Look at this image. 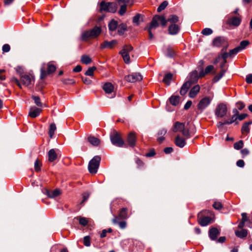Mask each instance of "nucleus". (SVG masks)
Here are the masks:
<instances>
[{
	"mask_svg": "<svg viewBox=\"0 0 252 252\" xmlns=\"http://www.w3.org/2000/svg\"><path fill=\"white\" fill-rule=\"evenodd\" d=\"M12 81L19 88H22L21 83L26 87L33 85L34 82V77L31 74H24L21 76L20 82L17 78L15 77L12 78Z\"/></svg>",
	"mask_w": 252,
	"mask_h": 252,
	"instance_id": "1",
	"label": "nucleus"
},
{
	"mask_svg": "<svg viewBox=\"0 0 252 252\" xmlns=\"http://www.w3.org/2000/svg\"><path fill=\"white\" fill-rule=\"evenodd\" d=\"M101 32V28L95 26L93 29L83 32L81 36L82 40L86 41L89 38H95L100 34Z\"/></svg>",
	"mask_w": 252,
	"mask_h": 252,
	"instance_id": "2",
	"label": "nucleus"
},
{
	"mask_svg": "<svg viewBox=\"0 0 252 252\" xmlns=\"http://www.w3.org/2000/svg\"><path fill=\"white\" fill-rule=\"evenodd\" d=\"M117 9V4L115 2H106L102 1L99 4V11L100 12L105 11L106 12L115 13Z\"/></svg>",
	"mask_w": 252,
	"mask_h": 252,
	"instance_id": "3",
	"label": "nucleus"
},
{
	"mask_svg": "<svg viewBox=\"0 0 252 252\" xmlns=\"http://www.w3.org/2000/svg\"><path fill=\"white\" fill-rule=\"evenodd\" d=\"M212 45L218 48L222 47L221 52H223L226 50L229 44L226 38L223 36H217L213 40Z\"/></svg>",
	"mask_w": 252,
	"mask_h": 252,
	"instance_id": "4",
	"label": "nucleus"
},
{
	"mask_svg": "<svg viewBox=\"0 0 252 252\" xmlns=\"http://www.w3.org/2000/svg\"><path fill=\"white\" fill-rule=\"evenodd\" d=\"M110 139L112 143L119 147H127L124 141L122 139L119 133L116 130H114L110 135Z\"/></svg>",
	"mask_w": 252,
	"mask_h": 252,
	"instance_id": "5",
	"label": "nucleus"
},
{
	"mask_svg": "<svg viewBox=\"0 0 252 252\" xmlns=\"http://www.w3.org/2000/svg\"><path fill=\"white\" fill-rule=\"evenodd\" d=\"M100 160V157L96 156L90 161L88 165V169L91 174H95L97 172Z\"/></svg>",
	"mask_w": 252,
	"mask_h": 252,
	"instance_id": "6",
	"label": "nucleus"
},
{
	"mask_svg": "<svg viewBox=\"0 0 252 252\" xmlns=\"http://www.w3.org/2000/svg\"><path fill=\"white\" fill-rule=\"evenodd\" d=\"M158 22L161 23V24L163 27H165L167 23V21H166L164 16L156 15L153 17L150 25L148 28L152 30L156 29L159 26Z\"/></svg>",
	"mask_w": 252,
	"mask_h": 252,
	"instance_id": "7",
	"label": "nucleus"
},
{
	"mask_svg": "<svg viewBox=\"0 0 252 252\" xmlns=\"http://www.w3.org/2000/svg\"><path fill=\"white\" fill-rule=\"evenodd\" d=\"M45 64H43V66L40 69V78L41 79H44L48 74H51L55 72L56 69V67L55 65L51 63H49L47 64V70H45Z\"/></svg>",
	"mask_w": 252,
	"mask_h": 252,
	"instance_id": "8",
	"label": "nucleus"
},
{
	"mask_svg": "<svg viewBox=\"0 0 252 252\" xmlns=\"http://www.w3.org/2000/svg\"><path fill=\"white\" fill-rule=\"evenodd\" d=\"M213 96H205L202 98L198 102L197 107L198 111L202 113L211 103Z\"/></svg>",
	"mask_w": 252,
	"mask_h": 252,
	"instance_id": "9",
	"label": "nucleus"
},
{
	"mask_svg": "<svg viewBox=\"0 0 252 252\" xmlns=\"http://www.w3.org/2000/svg\"><path fill=\"white\" fill-rule=\"evenodd\" d=\"M133 50V47L130 45H126L123 49L120 52V54L123 57L125 63H128L130 62L129 53Z\"/></svg>",
	"mask_w": 252,
	"mask_h": 252,
	"instance_id": "10",
	"label": "nucleus"
},
{
	"mask_svg": "<svg viewBox=\"0 0 252 252\" xmlns=\"http://www.w3.org/2000/svg\"><path fill=\"white\" fill-rule=\"evenodd\" d=\"M215 115L218 118H223L226 116L227 107L226 104L220 103L218 105L215 110Z\"/></svg>",
	"mask_w": 252,
	"mask_h": 252,
	"instance_id": "11",
	"label": "nucleus"
},
{
	"mask_svg": "<svg viewBox=\"0 0 252 252\" xmlns=\"http://www.w3.org/2000/svg\"><path fill=\"white\" fill-rule=\"evenodd\" d=\"M205 211H202L198 213L197 216L198 221L199 224L202 226H205L210 224L212 221L210 217H203V214Z\"/></svg>",
	"mask_w": 252,
	"mask_h": 252,
	"instance_id": "12",
	"label": "nucleus"
},
{
	"mask_svg": "<svg viewBox=\"0 0 252 252\" xmlns=\"http://www.w3.org/2000/svg\"><path fill=\"white\" fill-rule=\"evenodd\" d=\"M142 75L139 73H132L125 77V79L130 83H135L142 80Z\"/></svg>",
	"mask_w": 252,
	"mask_h": 252,
	"instance_id": "13",
	"label": "nucleus"
},
{
	"mask_svg": "<svg viewBox=\"0 0 252 252\" xmlns=\"http://www.w3.org/2000/svg\"><path fill=\"white\" fill-rule=\"evenodd\" d=\"M137 138L136 136V133L134 132H131L129 133L127 136L126 142L127 144L130 147L133 148L136 143Z\"/></svg>",
	"mask_w": 252,
	"mask_h": 252,
	"instance_id": "14",
	"label": "nucleus"
},
{
	"mask_svg": "<svg viewBox=\"0 0 252 252\" xmlns=\"http://www.w3.org/2000/svg\"><path fill=\"white\" fill-rule=\"evenodd\" d=\"M180 30V27L177 24H170L168 27V32L171 35L177 34Z\"/></svg>",
	"mask_w": 252,
	"mask_h": 252,
	"instance_id": "15",
	"label": "nucleus"
},
{
	"mask_svg": "<svg viewBox=\"0 0 252 252\" xmlns=\"http://www.w3.org/2000/svg\"><path fill=\"white\" fill-rule=\"evenodd\" d=\"M118 44V41L116 40H112L111 41H104L100 45L101 49H104L106 48H113V47Z\"/></svg>",
	"mask_w": 252,
	"mask_h": 252,
	"instance_id": "16",
	"label": "nucleus"
},
{
	"mask_svg": "<svg viewBox=\"0 0 252 252\" xmlns=\"http://www.w3.org/2000/svg\"><path fill=\"white\" fill-rule=\"evenodd\" d=\"M220 234V231L215 227L211 228L209 231V235L212 240H216Z\"/></svg>",
	"mask_w": 252,
	"mask_h": 252,
	"instance_id": "17",
	"label": "nucleus"
},
{
	"mask_svg": "<svg viewBox=\"0 0 252 252\" xmlns=\"http://www.w3.org/2000/svg\"><path fill=\"white\" fill-rule=\"evenodd\" d=\"M214 69V67L212 65H208L205 69V70H202L199 72V77L200 78H202L204 77L206 75L208 74L210 72L213 71Z\"/></svg>",
	"mask_w": 252,
	"mask_h": 252,
	"instance_id": "18",
	"label": "nucleus"
},
{
	"mask_svg": "<svg viewBox=\"0 0 252 252\" xmlns=\"http://www.w3.org/2000/svg\"><path fill=\"white\" fill-rule=\"evenodd\" d=\"M241 22V19L240 17H233L228 19L227 23L229 25L238 27L240 24Z\"/></svg>",
	"mask_w": 252,
	"mask_h": 252,
	"instance_id": "19",
	"label": "nucleus"
},
{
	"mask_svg": "<svg viewBox=\"0 0 252 252\" xmlns=\"http://www.w3.org/2000/svg\"><path fill=\"white\" fill-rule=\"evenodd\" d=\"M58 158V154L56 152V150L54 149H52L48 152V158L50 162L54 161Z\"/></svg>",
	"mask_w": 252,
	"mask_h": 252,
	"instance_id": "20",
	"label": "nucleus"
},
{
	"mask_svg": "<svg viewBox=\"0 0 252 252\" xmlns=\"http://www.w3.org/2000/svg\"><path fill=\"white\" fill-rule=\"evenodd\" d=\"M191 82H187L186 81L185 83H184L181 88V90H180V92L181 95H185L187 94V92L188 91L189 88L191 87Z\"/></svg>",
	"mask_w": 252,
	"mask_h": 252,
	"instance_id": "21",
	"label": "nucleus"
},
{
	"mask_svg": "<svg viewBox=\"0 0 252 252\" xmlns=\"http://www.w3.org/2000/svg\"><path fill=\"white\" fill-rule=\"evenodd\" d=\"M175 143L177 146L180 148H183L185 146L186 142L184 138L178 135L175 139Z\"/></svg>",
	"mask_w": 252,
	"mask_h": 252,
	"instance_id": "22",
	"label": "nucleus"
},
{
	"mask_svg": "<svg viewBox=\"0 0 252 252\" xmlns=\"http://www.w3.org/2000/svg\"><path fill=\"white\" fill-rule=\"evenodd\" d=\"M118 26V23L117 21L112 20L108 24V29L111 32L110 34L112 35V32L116 31Z\"/></svg>",
	"mask_w": 252,
	"mask_h": 252,
	"instance_id": "23",
	"label": "nucleus"
},
{
	"mask_svg": "<svg viewBox=\"0 0 252 252\" xmlns=\"http://www.w3.org/2000/svg\"><path fill=\"white\" fill-rule=\"evenodd\" d=\"M200 86L198 85H196L194 86L193 88L191 89L190 92L189 93V96L190 98H194L197 94L200 91Z\"/></svg>",
	"mask_w": 252,
	"mask_h": 252,
	"instance_id": "24",
	"label": "nucleus"
},
{
	"mask_svg": "<svg viewBox=\"0 0 252 252\" xmlns=\"http://www.w3.org/2000/svg\"><path fill=\"white\" fill-rule=\"evenodd\" d=\"M198 74L196 70H194L190 73L189 79L187 82H191V85L197 81L198 79Z\"/></svg>",
	"mask_w": 252,
	"mask_h": 252,
	"instance_id": "25",
	"label": "nucleus"
},
{
	"mask_svg": "<svg viewBox=\"0 0 252 252\" xmlns=\"http://www.w3.org/2000/svg\"><path fill=\"white\" fill-rule=\"evenodd\" d=\"M41 109L36 107H32L31 108L29 112V116L32 118H36L41 112Z\"/></svg>",
	"mask_w": 252,
	"mask_h": 252,
	"instance_id": "26",
	"label": "nucleus"
},
{
	"mask_svg": "<svg viewBox=\"0 0 252 252\" xmlns=\"http://www.w3.org/2000/svg\"><path fill=\"white\" fill-rule=\"evenodd\" d=\"M103 89L106 94H111L114 91L113 85L109 82L106 83L103 86Z\"/></svg>",
	"mask_w": 252,
	"mask_h": 252,
	"instance_id": "27",
	"label": "nucleus"
},
{
	"mask_svg": "<svg viewBox=\"0 0 252 252\" xmlns=\"http://www.w3.org/2000/svg\"><path fill=\"white\" fill-rule=\"evenodd\" d=\"M46 194L50 198H54L59 196L61 194V191L60 189H57L52 191L46 190Z\"/></svg>",
	"mask_w": 252,
	"mask_h": 252,
	"instance_id": "28",
	"label": "nucleus"
},
{
	"mask_svg": "<svg viewBox=\"0 0 252 252\" xmlns=\"http://www.w3.org/2000/svg\"><path fill=\"white\" fill-rule=\"evenodd\" d=\"M252 124V120L244 123L241 128V132L243 134L247 133L250 132L249 126Z\"/></svg>",
	"mask_w": 252,
	"mask_h": 252,
	"instance_id": "29",
	"label": "nucleus"
},
{
	"mask_svg": "<svg viewBox=\"0 0 252 252\" xmlns=\"http://www.w3.org/2000/svg\"><path fill=\"white\" fill-rule=\"evenodd\" d=\"M185 127V124L182 123L176 122L173 126L172 130L174 132H176L178 131H181Z\"/></svg>",
	"mask_w": 252,
	"mask_h": 252,
	"instance_id": "30",
	"label": "nucleus"
},
{
	"mask_svg": "<svg viewBox=\"0 0 252 252\" xmlns=\"http://www.w3.org/2000/svg\"><path fill=\"white\" fill-rule=\"evenodd\" d=\"M166 132L167 130L164 128H162L159 130L158 133V137L157 138V140L159 143H161L164 140L165 138L164 136L165 135Z\"/></svg>",
	"mask_w": 252,
	"mask_h": 252,
	"instance_id": "31",
	"label": "nucleus"
},
{
	"mask_svg": "<svg viewBox=\"0 0 252 252\" xmlns=\"http://www.w3.org/2000/svg\"><path fill=\"white\" fill-rule=\"evenodd\" d=\"M88 141L94 146H97L100 144L99 139L93 136H89Z\"/></svg>",
	"mask_w": 252,
	"mask_h": 252,
	"instance_id": "32",
	"label": "nucleus"
},
{
	"mask_svg": "<svg viewBox=\"0 0 252 252\" xmlns=\"http://www.w3.org/2000/svg\"><path fill=\"white\" fill-rule=\"evenodd\" d=\"M235 234L237 237L244 238L247 237L248 231L246 229H242L241 230H236Z\"/></svg>",
	"mask_w": 252,
	"mask_h": 252,
	"instance_id": "33",
	"label": "nucleus"
},
{
	"mask_svg": "<svg viewBox=\"0 0 252 252\" xmlns=\"http://www.w3.org/2000/svg\"><path fill=\"white\" fill-rule=\"evenodd\" d=\"M166 21L167 22H169L170 24H177L179 21V18L178 16L176 15H171Z\"/></svg>",
	"mask_w": 252,
	"mask_h": 252,
	"instance_id": "34",
	"label": "nucleus"
},
{
	"mask_svg": "<svg viewBox=\"0 0 252 252\" xmlns=\"http://www.w3.org/2000/svg\"><path fill=\"white\" fill-rule=\"evenodd\" d=\"M118 34L122 35L127 30V26L126 24L122 23L118 26Z\"/></svg>",
	"mask_w": 252,
	"mask_h": 252,
	"instance_id": "35",
	"label": "nucleus"
},
{
	"mask_svg": "<svg viewBox=\"0 0 252 252\" xmlns=\"http://www.w3.org/2000/svg\"><path fill=\"white\" fill-rule=\"evenodd\" d=\"M118 217H115L112 220V222L114 224L118 223L119 227L121 229H125L126 226V222L125 221H122L120 222H118Z\"/></svg>",
	"mask_w": 252,
	"mask_h": 252,
	"instance_id": "36",
	"label": "nucleus"
},
{
	"mask_svg": "<svg viewBox=\"0 0 252 252\" xmlns=\"http://www.w3.org/2000/svg\"><path fill=\"white\" fill-rule=\"evenodd\" d=\"M225 72H226L225 69L221 70L220 71L218 74H217V75H216L214 76V77L213 79V81L214 82H217L219 81L223 77V76L224 75Z\"/></svg>",
	"mask_w": 252,
	"mask_h": 252,
	"instance_id": "37",
	"label": "nucleus"
},
{
	"mask_svg": "<svg viewBox=\"0 0 252 252\" xmlns=\"http://www.w3.org/2000/svg\"><path fill=\"white\" fill-rule=\"evenodd\" d=\"M119 217L122 219H126L127 218V209L126 208H123L120 210Z\"/></svg>",
	"mask_w": 252,
	"mask_h": 252,
	"instance_id": "38",
	"label": "nucleus"
},
{
	"mask_svg": "<svg viewBox=\"0 0 252 252\" xmlns=\"http://www.w3.org/2000/svg\"><path fill=\"white\" fill-rule=\"evenodd\" d=\"M56 126L54 123H52L50 125L48 134L50 138H53L55 131L56 130Z\"/></svg>",
	"mask_w": 252,
	"mask_h": 252,
	"instance_id": "39",
	"label": "nucleus"
},
{
	"mask_svg": "<svg viewBox=\"0 0 252 252\" xmlns=\"http://www.w3.org/2000/svg\"><path fill=\"white\" fill-rule=\"evenodd\" d=\"M179 101L180 97L179 96H172L169 98L170 103L174 106L177 105L179 103Z\"/></svg>",
	"mask_w": 252,
	"mask_h": 252,
	"instance_id": "40",
	"label": "nucleus"
},
{
	"mask_svg": "<svg viewBox=\"0 0 252 252\" xmlns=\"http://www.w3.org/2000/svg\"><path fill=\"white\" fill-rule=\"evenodd\" d=\"M173 75L171 73H167L166 74L163 79V82L167 85H169L171 80L172 79Z\"/></svg>",
	"mask_w": 252,
	"mask_h": 252,
	"instance_id": "41",
	"label": "nucleus"
},
{
	"mask_svg": "<svg viewBox=\"0 0 252 252\" xmlns=\"http://www.w3.org/2000/svg\"><path fill=\"white\" fill-rule=\"evenodd\" d=\"M250 44V42L248 40H245L242 41L239 46H237L239 48L240 51H242L243 49H245V48Z\"/></svg>",
	"mask_w": 252,
	"mask_h": 252,
	"instance_id": "42",
	"label": "nucleus"
},
{
	"mask_svg": "<svg viewBox=\"0 0 252 252\" xmlns=\"http://www.w3.org/2000/svg\"><path fill=\"white\" fill-rule=\"evenodd\" d=\"M81 61L83 63L88 64L92 62V60L89 56L83 55L81 57Z\"/></svg>",
	"mask_w": 252,
	"mask_h": 252,
	"instance_id": "43",
	"label": "nucleus"
},
{
	"mask_svg": "<svg viewBox=\"0 0 252 252\" xmlns=\"http://www.w3.org/2000/svg\"><path fill=\"white\" fill-rule=\"evenodd\" d=\"M244 146V142L243 140H240L234 144V148L236 150H240Z\"/></svg>",
	"mask_w": 252,
	"mask_h": 252,
	"instance_id": "44",
	"label": "nucleus"
},
{
	"mask_svg": "<svg viewBox=\"0 0 252 252\" xmlns=\"http://www.w3.org/2000/svg\"><path fill=\"white\" fill-rule=\"evenodd\" d=\"M168 5V2L167 1H163L158 7L157 9V11L158 12H161L162 10H164L166 7Z\"/></svg>",
	"mask_w": 252,
	"mask_h": 252,
	"instance_id": "45",
	"label": "nucleus"
},
{
	"mask_svg": "<svg viewBox=\"0 0 252 252\" xmlns=\"http://www.w3.org/2000/svg\"><path fill=\"white\" fill-rule=\"evenodd\" d=\"M120 4H124L128 6H131L133 4V0H117Z\"/></svg>",
	"mask_w": 252,
	"mask_h": 252,
	"instance_id": "46",
	"label": "nucleus"
},
{
	"mask_svg": "<svg viewBox=\"0 0 252 252\" xmlns=\"http://www.w3.org/2000/svg\"><path fill=\"white\" fill-rule=\"evenodd\" d=\"M96 68L95 66L89 67L85 73V75L87 76H92L94 75V72Z\"/></svg>",
	"mask_w": 252,
	"mask_h": 252,
	"instance_id": "47",
	"label": "nucleus"
},
{
	"mask_svg": "<svg viewBox=\"0 0 252 252\" xmlns=\"http://www.w3.org/2000/svg\"><path fill=\"white\" fill-rule=\"evenodd\" d=\"M32 98L34 100V103L35 104L41 107L42 106V104L40 101V99L38 96H32Z\"/></svg>",
	"mask_w": 252,
	"mask_h": 252,
	"instance_id": "48",
	"label": "nucleus"
},
{
	"mask_svg": "<svg viewBox=\"0 0 252 252\" xmlns=\"http://www.w3.org/2000/svg\"><path fill=\"white\" fill-rule=\"evenodd\" d=\"M121 7H120V9L119 11V14L122 16L126 12V7L128 6V5H126V4H121Z\"/></svg>",
	"mask_w": 252,
	"mask_h": 252,
	"instance_id": "49",
	"label": "nucleus"
},
{
	"mask_svg": "<svg viewBox=\"0 0 252 252\" xmlns=\"http://www.w3.org/2000/svg\"><path fill=\"white\" fill-rule=\"evenodd\" d=\"M91 238L89 236H86L84 237L83 243L86 247H89L91 245Z\"/></svg>",
	"mask_w": 252,
	"mask_h": 252,
	"instance_id": "50",
	"label": "nucleus"
},
{
	"mask_svg": "<svg viewBox=\"0 0 252 252\" xmlns=\"http://www.w3.org/2000/svg\"><path fill=\"white\" fill-rule=\"evenodd\" d=\"M213 208L216 210H220L222 208V205L219 201H215L213 204Z\"/></svg>",
	"mask_w": 252,
	"mask_h": 252,
	"instance_id": "51",
	"label": "nucleus"
},
{
	"mask_svg": "<svg viewBox=\"0 0 252 252\" xmlns=\"http://www.w3.org/2000/svg\"><path fill=\"white\" fill-rule=\"evenodd\" d=\"M213 32V30L211 29L205 28L202 31L201 33L204 35H209L211 34Z\"/></svg>",
	"mask_w": 252,
	"mask_h": 252,
	"instance_id": "52",
	"label": "nucleus"
},
{
	"mask_svg": "<svg viewBox=\"0 0 252 252\" xmlns=\"http://www.w3.org/2000/svg\"><path fill=\"white\" fill-rule=\"evenodd\" d=\"M238 120L237 116L236 115H233L230 120H225V124L230 125L234 123Z\"/></svg>",
	"mask_w": 252,
	"mask_h": 252,
	"instance_id": "53",
	"label": "nucleus"
},
{
	"mask_svg": "<svg viewBox=\"0 0 252 252\" xmlns=\"http://www.w3.org/2000/svg\"><path fill=\"white\" fill-rule=\"evenodd\" d=\"M240 52V50L239 49V48L238 47H235V48L230 50L229 51V57H231L232 56H234L236 54H237L238 52Z\"/></svg>",
	"mask_w": 252,
	"mask_h": 252,
	"instance_id": "54",
	"label": "nucleus"
},
{
	"mask_svg": "<svg viewBox=\"0 0 252 252\" xmlns=\"http://www.w3.org/2000/svg\"><path fill=\"white\" fill-rule=\"evenodd\" d=\"M135 161L139 168L143 167L144 165V163L138 158L135 159Z\"/></svg>",
	"mask_w": 252,
	"mask_h": 252,
	"instance_id": "55",
	"label": "nucleus"
},
{
	"mask_svg": "<svg viewBox=\"0 0 252 252\" xmlns=\"http://www.w3.org/2000/svg\"><path fill=\"white\" fill-rule=\"evenodd\" d=\"M62 82L64 84L72 85L75 83V81L72 79H64L62 80Z\"/></svg>",
	"mask_w": 252,
	"mask_h": 252,
	"instance_id": "56",
	"label": "nucleus"
},
{
	"mask_svg": "<svg viewBox=\"0 0 252 252\" xmlns=\"http://www.w3.org/2000/svg\"><path fill=\"white\" fill-rule=\"evenodd\" d=\"M240 153L242 155V158H245L247 156L250 154V151L247 148L242 149L240 151Z\"/></svg>",
	"mask_w": 252,
	"mask_h": 252,
	"instance_id": "57",
	"label": "nucleus"
},
{
	"mask_svg": "<svg viewBox=\"0 0 252 252\" xmlns=\"http://www.w3.org/2000/svg\"><path fill=\"white\" fill-rule=\"evenodd\" d=\"M79 221V223L84 226L87 225L88 223L87 220L85 218H80Z\"/></svg>",
	"mask_w": 252,
	"mask_h": 252,
	"instance_id": "58",
	"label": "nucleus"
},
{
	"mask_svg": "<svg viewBox=\"0 0 252 252\" xmlns=\"http://www.w3.org/2000/svg\"><path fill=\"white\" fill-rule=\"evenodd\" d=\"M181 132H182V134L184 136L188 138L190 137V133L188 129H186L184 127V129L182 130Z\"/></svg>",
	"mask_w": 252,
	"mask_h": 252,
	"instance_id": "59",
	"label": "nucleus"
},
{
	"mask_svg": "<svg viewBox=\"0 0 252 252\" xmlns=\"http://www.w3.org/2000/svg\"><path fill=\"white\" fill-rule=\"evenodd\" d=\"M222 52V53L221 54L219 55L220 56V58H222L223 61H227V58L229 57V53L225 52V51Z\"/></svg>",
	"mask_w": 252,
	"mask_h": 252,
	"instance_id": "60",
	"label": "nucleus"
},
{
	"mask_svg": "<svg viewBox=\"0 0 252 252\" xmlns=\"http://www.w3.org/2000/svg\"><path fill=\"white\" fill-rule=\"evenodd\" d=\"M141 15L139 14H136L133 18V22L134 23L136 24L137 25H138L139 23V21L140 19Z\"/></svg>",
	"mask_w": 252,
	"mask_h": 252,
	"instance_id": "61",
	"label": "nucleus"
},
{
	"mask_svg": "<svg viewBox=\"0 0 252 252\" xmlns=\"http://www.w3.org/2000/svg\"><path fill=\"white\" fill-rule=\"evenodd\" d=\"M34 169L36 172L40 170V163L38 159H36L34 162Z\"/></svg>",
	"mask_w": 252,
	"mask_h": 252,
	"instance_id": "62",
	"label": "nucleus"
},
{
	"mask_svg": "<svg viewBox=\"0 0 252 252\" xmlns=\"http://www.w3.org/2000/svg\"><path fill=\"white\" fill-rule=\"evenodd\" d=\"M236 106L239 110H241L245 107V105L244 102L242 101H238L236 103Z\"/></svg>",
	"mask_w": 252,
	"mask_h": 252,
	"instance_id": "63",
	"label": "nucleus"
},
{
	"mask_svg": "<svg viewBox=\"0 0 252 252\" xmlns=\"http://www.w3.org/2000/svg\"><path fill=\"white\" fill-rule=\"evenodd\" d=\"M246 81L248 84L252 83V74H249L247 75L246 78Z\"/></svg>",
	"mask_w": 252,
	"mask_h": 252,
	"instance_id": "64",
	"label": "nucleus"
}]
</instances>
